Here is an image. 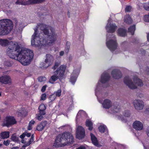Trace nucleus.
<instances>
[{"label": "nucleus", "instance_id": "obj_1", "mask_svg": "<svg viewBox=\"0 0 149 149\" xmlns=\"http://www.w3.org/2000/svg\"><path fill=\"white\" fill-rule=\"evenodd\" d=\"M12 38L7 39H0V45L5 47L10 46L6 50L7 55L10 58L18 61L22 65H27L29 64L33 57V53L30 49L21 50L17 42L10 41Z\"/></svg>", "mask_w": 149, "mask_h": 149}, {"label": "nucleus", "instance_id": "obj_2", "mask_svg": "<svg viewBox=\"0 0 149 149\" xmlns=\"http://www.w3.org/2000/svg\"><path fill=\"white\" fill-rule=\"evenodd\" d=\"M31 38V44L36 47L49 46L53 44L57 38L54 29L43 24H38Z\"/></svg>", "mask_w": 149, "mask_h": 149}, {"label": "nucleus", "instance_id": "obj_3", "mask_svg": "<svg viewBox=\"0 0 149 149\" xmlns=\"http://www.w3.org/2000/svg\"><path fill=\"white\" fill-rule=\"evenodd\" d=\"M111 20L109 19L108 23L106 27L107 32V35L106 45L108 48L112 52L115 50L117 47V43L116 37L113 35L110 34L114 33L116 31L117 26L115 23L110 22Z\"/></svg>", "mask_w": 149, "mask_h": 149}, {"label": "nucleus", "instance_id": "obj_4", "mask_svg": "<svg viewBox=\"0 0 149 149\" xmlns=\"http://www.w3.org/2000/svg\"><path fill=\"white\" fill-rule=\"evenodd\" d=\"M74 142L72 134L68 132H64L58 135L54 143V146L56 147H63L69 145Z\"/></svg>", "mask_w": 149, "mask_h": 149}, {"label": "nucleus", "instance_id": "obj_5", "mask_svg": "<svg viewBox=\"0 0 149 149\" xmlns=\"http://www.w3.org/2000/svg\"><path fill=\"white\" fill-rule=\"evenodd\" d=\"M13 27L12 22L9 19L0 20V35L8 34L12 30Z\"/></svg>", "mask_w": 149, "mask_h": 149}, {"label": "nucleus", "instance_id": "obj_6", "mask_svg": "<svg viewBox=\"0 0 149 149\" xmlns=\"http://www.w3.org/2000/svg\"><path fill=\"white\" fill-rule=\"evenodd\" d=\"M124 82L130 88L133 89L136 88L138 86L141 87L143 85L142 81L137 77H133L132 79L129 76L126 77Z\"/></svg>", "mask_w": 149, "mask_h": 149}, {"label": "nucleus", "instance_id": "obj_7", "mask_svg": "<svg viewBox=\"0 0 149 149\" xmlns=\"http://www.w3.org/2000/svg\"><path fill=\"white\" fill-rule=\"evenodd\" d=\"M109 74L106 72H104L101 75V78L96 86L95 89V93L96 95L99 89L101 88L102 84L106 83L109 79Z\"/></svg>", "mask_w": 149, "mask_h": 149}, {"label": "nucleus", "instance_id": "obj_8", "mask_svg": "<svg viewBox=\"0 0 149 149\" xmlns=\"http://www.w3.org/2000/svg\"><path fill=\"white\" fill-rule=\"evenodd\" d=\"M16 123V121L13 117L8 116L6 117L3 122V126H8Z\"/></svg>", "mask_w": 149, "mask_h": 149}, {"label": "nucleus", "instance_id": "obj_9", "mask_svg": "<svg viewBox=\"0 0 149 149\" xmlns=\"http://www.w3.org/2000/svg\"><path fill=\"white\" fill-rule=\"evenodd\" d=\"M85 136L84 129L81 126H78L76 129V137L79 139L83 138Z\"/></svg>", "mask_w": 149, "mask_h": 149}, {"label": "nucleus", "instance_id": "obj_10", "mask_svg": "<svg viewBox=\"0 0 149 149\" xmlns=\"http://www.w3.org/2000/svg\"><path fill=\"white\" fill-rule=\"evenodd\" d=\"M54 60L53 57L51 55L48 54L46 55V58L45 59L44 65L42 67L46 68L50 66L53 63Z\"/></svg>", "mask_w": 149, "mask_h": 149}, {"label": "nucleus", "instance_id": "obj_11", "mask_svg": "<svg viewBox=\"0 0 149 149\" xmlns=\"http://www.w3.org/2000/svg\"><path fill=\"white\" fill-rule=\"evenodd\" d=\"M134 105L136 110H140L143 108L144 102L142 100H136L134 101Z\"/></svg>", "mask_w": 149, "mask_h": 149}, {"label": "nucleus", "instance_id": "obj_12", "mask_svg": "<svg viewBox=\"0 0 149 149\" xmlns=\"http://www.w3.org/2000/svg\"><path fill=\"white\" fill-rule=\"evenodd\" d=\"M80 71V69H74L72 74L71 75V78L70 79V82L72 84H74L76 82V79L79 74Z\"/></svg>", "mask_w": 149, "mask_h": 149}, {"label": "nucleus", "instance_id": "obj_13", "mask_svg": "<svg viewBox=\"0 0 149 149\" xmlns=\"http://www.w3.org/2000/svg\"><path fill=\"white\" fill-rule=\"evenodd\" d=\"M132 127L134 129L138 131L141 130L143 128L142 122L138 120H136L134 122Z\"/></svg>", "mask_w": 149, "mask_h": 149}, {"label": "nucleus", "instance_id": "obj_14", "mask_svg": "<svg viewBox=\"0 0 149 149\" xmlns=\"http://www.w3.org/2000/svg\"><path fill=\"white\" fill-rule=\"evenodd\" d=\"M0 82L4 84L11 83V79L10 76L4 75L0 77Z\"/></svg>", "mask_w": 149, "mask_h": 149}, {"label": "nucleus", "instance_id": "obj_15", "mask_svg": "<svg viewBox=\"0 0 149 149\" xmlns=\"http://www.w3.org/2000/svg\"><path fill=\"white\" fill-rule=\"evenodd\" d=\"M112 77L115 79H119L122 76V74L120 70L118 69L113 70L111 72Z\"/></svg>", "mask_w": 149, "mask_h": 149}, {"label": "nucleus", "instance_id": "obj_16", "mask_svg": "<svg viewBox=\"0 0 149 149\" xmlns=\"http://www.w3.org/2000/svg\"><path fill=\"white\" fill-rule=\"evenodd\" d=\"M58 74V70H56L49 79V82L51 84H54V82L59 78V76L57 75Z\"/></svg>", "mask_w": 149, "mask_h": 149}, {"label": "nucleus", "instance_id": "obj_17", "mask_svg": "<svg viewBox=\"0 0 149 149\" xmlns=\"http://www.w3.org/2000/svg\"><path fill=\"white\" fill-rule=\"evenodd\" d=\"M66 66L65 65H61L56 70H58V74L59 73V77H62L64 74Z\"/></svg>", "mask_w": 149, "mask_h": 149}, {"label": "nucleus", "instance_id": "obj_18", "mask_svg": "<svg viewBox=\"0 0 149 149\" xmlns=\"http://www.w3.org/2000/svg\"><path fill=\"white\" fill-rule=\"evenodd\" d=\"M112 104L111 102L108 99L104 100L102 104L103 107L105 109H109L111 106Z\"/></svg>", "mask_w": 149, "mask_h": 149}, {"label": "nucleus", "instance_id": "obj_19", "mask_svg": "<svg viewBox=\"0 0 149 149\" xmlns=\"http://www.w3.org/2000/svg\"><path fill=\"white\" fill-rule=\"evenodd\" d=\"M117 33L118 36H124L126 35V31L124 28H120L118 30Z\"/></svg>", "mask_w": 149, "mask_h": 149}, {"label": "nucleus", "instance_id": "obj_20", "mask_svg": "<svg viewBox=\"0 0 149 149\" xmlns=\"http://www.w3.org/2000/svg\"><path fill=\"white\" fill-rule=\"evenodd\" d=\"M91 139L93 143L97 146H98V141L96 137L92 133H91Z\"/></svg>", "mask_w": 149, "mask_h": 149}, {"label": "nucleus", "instance_id": "obj_21", "mask_svg": "<svg viewBox=\"0 0 149 149\" xmlns=\"http://www.w3.org/2000/svg\"><path fill=\"white\" fill-rule=\"evenodd\" d=\"M9 136V132L8 131L2 132L0 133V137L1 139H5Z\"/></svg>", "mask_w": 149, "mask_h": 149}, {"label": "nucleus", "instance_id": "obj_22", "mask_svg": "<svg viewBox=\"0 0 149 149\" xmlns=\"http://www.w3.org/2000/svg\"><path fill=\"white\" fill-rule=\"evenodd\" d=\"M15 3L19 5H26L30 4V3L29 2V0L26 1L24 0H17Z\"/></svg>", "mask_w": 149, "mask_h": 149}, {"label": "nucleus", "instance_id": "obj_23", "mask_svg": "<svg viewBox=\"0 0 149 149\" xmlns=\"http://www.w3.org/2000/svg\"><path fill=\"white\" fill-rule=\"evenodd\" d=\"M46 108V107L44 104H40L38 108L39 112L40 113H42L43 115H45V110Z\"/></svg>", "mask_w": 149, "mask_h": 149}, {"label": "nucleus", "instance_id": "obj_24", "mask_svg": "<svg viewBox=\"0 0 149 149\" xmlns=\"http://www.w3.org/2000/svg\"><path fill=\"white\" fill-rule=\"evenodd\" d=\"M46 124V122H42L40 124L38 125L37 127V130L38 131H41L43 130L45 127Z\"/></svg>", "mask_w": 149, "mask_h": 149}, {"label": "nucleus", "instance_id": "obj_25", "mask_svg": "<svg viewBox=\"0 0 149 149\" xmlns=\"http://www.w3.org/2000/svg\"><path fill=\"white\" fill-rule=\"evenodd\" d=\"M86 125L88 127L89 130H91L93 129V123L91 120H87L86 122Z\"/></svg>", "mask_w": 149, "mask_h": 149}, {"label": "nucleus", "instance_id": "obj_26", "mask_svg": "<svg viewBox=\"0 0 149 149\" xmlns=\"http://www.w3.org/2000/svg\"><path fill=\"white\" fill-rule=\"evenodd\" d=\"M124 21L127 24H130L132 23V20L130 16L127 15L125 17Z\"/></svg>", "mask_w": 149, "mask_h": 149}, {"label": "nucleus", "instance_id": "obj_27", "mask_svg": "<svg viewBox=\"0 0 149 149\" xmlns=\"http://www.w3.org/2000/svg\"><path fill=\"white\" fill-rule=\"evenodd\" d=\"M86 114L84 111L83 110H81L79 111L77 116L76 118H78L80 116L83 117V116H86Z\"/></svg>", "mask_w": 149, "mask_h": 149}, {"label": "nucleus", "instance_id": "obj_28", "mask_svg": "<svg viewBox=\"0 0 149 149\" xmlns=\"http://www.w3.org/2000/svg\"><path fill=\"white\" fill-rule=\"evenodd\" d=\"M44 115L42 114V113H40L39 112V113L36 114V118L38 120L40 121L43 119V116Z\"/></svg>", "mask_w": 149, "mask_h": 149}, {"label": "nucleus", "instance_id": "obj_29", "mask_svg": "<svg viewBox=\"0 0 149 149\" xmlns=\"http://www.w3.org/2000/svg\"><path fill=\"white\" fill-rule=\"evenodd\" d=\"M98 129L99 131L101 132H104L107 130V127L105 125L100 126L98 127Z\"/></svg>", "mask_w": 149, "mask_h": 149}, {"label": "nucleus", "instance_id": "obj_30", "mask_svg": "<svg viewBox=\"0 0 149 149\" xmlns=\"http://www.w3.org/2000/svg\"><path fill=\"white\" fill-rule=\"evenodd\" d=\"M135 30V26L134 25H133L129 27L128 29V31L131 33L132 35L134 34V31Z\"/></svg>", "mask_w": 149, "mask_h": 149}, {"label": "nucleus", "instance_id": "obj_31", "mask_svg": "<svg viewBox=\"0 0 149 149\" xmlns=\"http://www.w3.org/2000/svg\"><path fill=\"white\" fill-rule=\"evenodd\" d=\"M45 0H29L30 4L40 3L45 1Z\"/></svg>", "mask_w": 149, "mask_h": 149}, {"label": "nucleus", "instance_id": "obj_32", "mask_svg": "<svg viewBox=\"0 0 149 149\" xmlns=\"http://www.w3.org/2000/svg\"><path fill=\"white\" fill-rule=\"evenodd\" d=\"M54 94L56 97H60L61 94V89H58L57 91L54 92Z\"/></svg>", "mask_w": 149, "mask_h": 149}, {"label": "nucleus", "instance_id": "obj_33", "mask_svg": "<svg viewBox=\"0 0 149 149\" xmlns=\"http://www.w3.org/2000/svg\"><path fill=\"white\" fill-rule=\"evenodd\" d=\"M119 106L118 105L117 106H113L112 107V109H113L112 110V112L115 113L118 112L119 110Z\"/></svg>", "mask_w": 149, "mask_h": 149}, {"label": "nucleus", "instance_id": "obj_34", "mask_svg": "<svg viewBox=\"0 0 149 149\" xmlns=\"http://www.w3.org/2000/svg\"><path fill=\"white\" fill-rule=\"evenodd\" d=\"M18 137L15 134L13 135L11 137V139L14 142H17L18 140Z\"/></svg>", "mask_w": 149, "mask_h": 149}, {"label": "nucleus", "instance_id": "obj_35", "mask_svg": "<svg viewBox=\"0 0 149 149\" xmlns=\"http://www.w3.org/2000/svg\"><path fill=\"white\" fill-rule=\"evenodd\" d=\"M34 140V137H33V135H32L31 137V138L30 140V141H29V142L25 144L24 145H25V146H29L30 144H31L33 141Z\"/></svg>", "mask_w": 149, "mask_h": 149}, {"label": "nucleus", "instance_id": "obj_36", "mask_svg": "<svg viewBox=\"0 0 149 149\" xmlns=\"http://www.w3.org/2000/svg\"><path fill=\"white\" fill-rule=\"evenodd\" d=\"M144 8L147 10H149V2L148 3H145L143 4Z\"/></svg>", "mask_w": 149, "mask_h": 149}, {"label": "nucleus", "instance_id": "obj_37", "mask_svg": "<svg viewBox=\"0 0 149 149\" xmlns=\"http://www.w3.org/2000/svg\"><path fill=\"white\" fill-rule=\"evenodd\" d=\"M123 115L126 117H128L130 116V111L128 110L125 111L123 113Z\"/></svg>", "mask_w": 149, "mask_h": 149}, {"label": "nucleus", "instance_id": "obj_38", "mask_svg": "<svg viewBox=\"0 0 149 149\" xmlns=\"http://www.w3.org/2000/svg\"><path fill=\"white\" fill-rule=\"evenodd\" d=\"M144 20L146 22H149V15H146L144 16Z\"/></svg>", "mask_w": 149, "mask_h": 149}, {"label": "nucleus", "instance_id": "obj_39", "mask_svg": "<svg viewBox=\"0 0 149 149\" xmlns=\"http://www.w3.org/2000/svg\"><path fill=\"white\" fill-rule=\"evenodd\" d=\"M56 97L54 93L52 95L49 96V99L51 101H53L55 100Z\"/></svg>", "mask_w": 149, "mask_h": 149}, {"label": "nucleus", "instance_id": "obj_40", "mask_svg": "<svg viewBox=\"0 0 149 149\" xmlns=\"http://www.w3.org/2000/svg\"><path fill=\"white\" fill-rule=\"evenodd\" d=\"M132 9V7L130 6H127L125 8V11L126 12H130Z\"/></svg>", "mask_w": 149, "mask_h": 149}, {"label": "nucleus", "instance_id": "obj_41", "mask_svg": "<svg viewBox=\"0 0 149 149\" xmlns=\"http://www.w3.org/2000/svg\"><path fill=\"white\" fill-rule=\"evenodd\" d=\"M4 65L7 67H10L11 65V63L9 61H5L4 63Z\"/></svg>", "mask_w": 149, "mask_h": 149}, {"label": "nucleus", "instance_id": "obj_42", "mask_svg": "<svg viewBox=\"0 0 149 149\" xmlns=\"http://www.w3.org/2000/svg\"><path fill=\"white\" fill-rule=\"evenodd\" d=\"M38 80L40 82H42L46 80V78L44 77H41L38 78Z\"/></svg>", "mask_w": 149, "mask_h": 149}, {"label": "nucleus", "instance_id": "obj_43", "mask_svg": "<svg viewBox=\"0 0 149 149\" xmlns=\"http://www.w3.org/2000/svg\"><path fill=\"white\" fill-rule=\"evenodd\" d=\"M60 63L58 62L56 63L52 67V69L55 70L56 69L58 66L59 65Z\"/></svg>", "mask_w": 149, "mask_h": 149}, {"label": "nucleus", "instance_id": "obj_44", "mask_svg": "<svg viewBox=\"0 0 149 149\" xmlns=\"http://www.w3.org/2000/svg\"><path fill=\"white\" fill-rule=\"evenodd\" d=\"M60 63L58 62L56 63L52 67V69L55 70L56 69L58 66L59 65Z\"/></svg>", "mask_w": 149, "mask_h": 149}, {"label": "nucleus", "instance_id": "obj_45", "mask_svg": "<svg viewBox=\"0 0 149 149\" xmlns=\"http://www.w3.org/2000/svg\"><path fill=\"white\" fill-rule=\"evenodd\" d=\"M46 97V95L45 94H43L41 96V99L42 100H45Z\"/></svg>", "mask_w": 149, "mask_h": 149}, {"label": "nucleus", "instance_id": "obj_46", "mask_svg": "<svg viewBox=\"0 0 149 149\" xmlns=\"http://www.w3.org/2000/svg\"><path fill=\"white\" fill-rule=\"evenodd\" d=\"M10 143V141L9 140H7L6 141H4L3 142V144L6 146H8Z\"/></svg>", "mask_w": 149, "mask_h": 149}, {"label": "nucleus", "instance_id": "obj_47", "mask_svg": "<svg viewBox=\"0 0 149 149\" xmlns=\"http://www.w3.org/2000/svg\"><path fill=\"white\" fill-rule=\"evenodd\" d=\"M9 1V0H3V3L5 5H8Z\"/></svg>", "mask_w": 149, "mask_h": 149}, {"label": "nucleus", "instance_id": "obj_48", "mask_svg": "<svg viewBox=\"0 0 149 149\" xmlns=\"http://www.w3.org/2000/svg\"><path fill=\"white\" fill-rule=\"evenodd\" d=\"M46 87H47L45 85L42 87V88L41 89V91L42 92H44L45 91L46 89Z\"/></svg>", "mask_w": 149, "mask_h": 149}, {"label": "nucleus", "instance_id": "obj_49", "mask_svg": "<svg viewBox=\"0 0 149 149\" xmlns=\"http://www.w3.org/2000/svg\"><path fill=\"white\" fill-rule=\"evenodd\" d=\"M146 132L147 135L149 137V127L146 130Z\"/></svg>", "mask_w": 149, "mask_h": 149}, {"label": "nucleus", "instance_id": "obj_50", "mask_svg": "<svg viewBox=\"0 0 149 149\" xmlns=\"http://www.w3.org/2000/svg\"><path fill=\"white\" fill-rule=\"evenodd\" d=\"M32 125L29 124V125L28 127V129L29 130H31L32 129Z\"/></svg>", "mask_w": 149, "mask_h": 149}, {"label": "nucleus", "instance_id": "obj_51", "mask_svg": "<svg viewBox=\"0 0 149 149\" xmlns=\"http://www.w3.org/2000/svg\"><path fill=\"white\" fill-rule=\"evenodd\" d=\"M26 135V134L25 133H23L21 135L20 137L22 139L24 138Z\"/></svg>", "mask_w": 149, "mask_h": 149}, {"label": "nucleus", "instance_id": "obj_52", "mask_svg": "<svg viewBox=\"0 0 149 149\" xmlns=\"http://www.w3.org/2000/svg\"><path fill=\"white\" fill-rule=\"evenodd\" d=\"M35 122L34 120H31L29 123L30 124H31V125H33L35 123Z\"/></svg>", "mask_w": 149, "mask_h": 149}, {"label": "nucleus", "instance_id": "obj_53", "mask_svg": "<svg viewBox=\"0 0 149 149\" xmlns=\"http://www.w3.org/2000/svg\"><path fill=\"white\" fill-rule=\"evenodd\" d=\"M64 52L63 51H61L59 52V55L60 56H63L64 54Z\"/></svg>", "mask_w": 149, "mask_h": 149}, {"label": "nucleus", "instance_id": "obj_54", "mask_svg": "<svg viewBox=\"0 0 149 149\" xmlns=\"http://www.w3.org/2000/svg\"><path fill=\"white\" fill-rule=\"evenodd\" d=\"M76 149H85V148L84 146H81L77 148Z\"/></svg>", "mask_w": 149, "mask_h": 149}, {"label": "nucleus", "instance_id": "obj_55", "mask_svg": "<svg viewBox=\"0 0 149 149\" xmlns=\"http://www.w3.org/2000/svg\"><path fill=\"white\" fill-rule=\"evenodd\" d=\"M26 135L27 137H29L31 135V134L30 133H27V134H26Z\"/></svg>", "mask_w": 149, "mask_h": 149}, {"label": "nucleus", "instance_id": "obj_56", "mask_svg": "<svg viewBox=\"0 0 149 149\" xmlns=\"http://www.w3.org/2000/svg\"><path fill=\"white\" fill-rule=\"evenodd\" d=\"M18 114L19 115H23V113H22V111L18 112Z\"/></svg>", "mask_w": 149, "mask_h": 149}, {"label": "nucleus", "instance_id": "obj_57", "mask_svg": "<svg viewBox=\"0 0 149 149\" xmlns=\"http://www.w3.org/2000/svg\"><path fill=\"white\" fill-rule=\"evenodd\" d=\"M143 146L144 147V148L146 149H147L148 148V145H147V146H145L144 145H143Z\"/></svg>", "mask_w": 149, "mask_h": 149}, {"label": "nucleus", "instance_id": "obj_58", "mask_svg": "<svg viewBox=\"0 0 149 149\" xmlns=\"http://www.w3.org/2000/svg\"><path fill=\"white\" fill-rule=\"evenodd\" d=\"M147 38L148 40L149 41V33L147 34Z\"/></svg>", "mask_w": 149, "mask_h": 149}, {"label": "nucleus", "instance_id": "obj_59", "mask_svg": "<svg viewBox=\"0 0 149 149\" xmlns=\"http://www.w3.org/2000/svg\"><path fill=\"white\" fill-rule=\"evenodd\" d=\"M18 148V147H13L11 149H17Z\"/></svg>", "mask_w": 149, "mask_h": 149}, {"label": "nucleus", "instance_id": "obj_60", "mask_svg": "<svg viewBox=\"0 0 149 149\" xmlns=\"http://www.w3.org/2000/svg\"><path fill=\"white\" fill-rule=\"evenodd\" d=\"M146 110L149 112V107L147 108Z\"/></svg>", "mask_w": 149, "mask_h": 149}, {"label": "nucleus", "instance_id": "obj_61", "mask_svg": "<svg viewBox=\"0 0 149 149\" xmlns=\"http://www.w3.org/2000/svg\"><path fill=\"white\" fill-rule=\"evenodd\" d=\"M22 143H25V141H24L23 140L22 141Z\"/></svg>", "mask_w": 149, "mask_h": 149}, {"label": "nucleus", "instance_id": "obj_62", "mask_svg": "<svg viewBox=\"0 0 149 149\" xmlns=\"http://www.w3.org/2000/svg\"><path fill=\"white\" fill-rule=\"evenodd\" d=\"M2 145V144H0V146H1Z\"/></svg>", "mask_w": 149, "mask_h": 149}, {"label": "nucleus", "instance_id": "obj_63", "mask_svg": "<svg viewBox=\"0 0 149 149\" xmlns=\"http://www.w3.org/2000/svg\"><path fill=\"white\" fill-rule=\"evenodd\" d=\"M1 93L0 92V96H1Z\"/></svg>", "mask_w": 149, "mask_h": 149}, {"label": "nucleus", "instance_id": "obj_64", "mask_svg": "<svg viewBox=\"0 0 149 149\" xmlns=\"http://www.w3.org/2000/svg\"><path fill=\"white\" fill-rule=\"evenodd\" d=\"M67 51H68V50H69V49H67Z\"/></svg>", "mask_w": 149, "mask_h": 149}]
</instances>
